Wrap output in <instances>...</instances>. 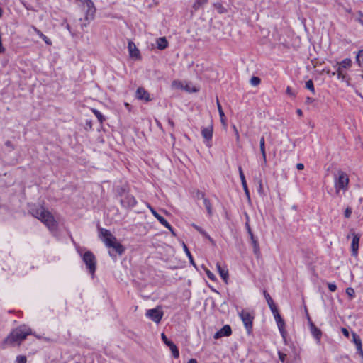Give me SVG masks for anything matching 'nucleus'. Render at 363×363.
<instances>
[{"instance_id":"obj_21","label":"nucleus","mask_w":363,"mask_h":363,"mask_svg":"<svg viewBox=\"0 0 363 363\" xmlns=\"http://www.w3.org/2000/svg\"><path fill=\"white\" fill-rule=\"evenodd\" d=\"M156 43H157V48L160 50H163L165 48H167L168 47V44H169L168 41L165 37L159 38L157 40Z\"/></svg>"},{"instance_id":"obj_3","label":"nucleus","mask_w":363,"mask_h":363,"mask_svg":"<svg viewBox=\"0 0 363 363\" xmlns=\"http://www.w3.org/2000/svg\"><path fill=\"white\" fill-rule=\"evenodd\" d=\"M349 177L346 173L340 171L337 176L335 178L334 186L335 194L339 195L340 191L345 192L348 189Z\"/></svg>"},{"instance_id":"obj_12","label":"nucleus","mask_w":363,"mask_h":363,"mask_svg":"<svg viewBox=\"0 0 363 363\" xmlns=\"http://www.w3.org/2000/svg\"><path fill=\"white\" fill-rule=\"evenodd\" d=\"M274 316V318H275V320L277 322V326H278V328L279 330V332L283 337V339L285 340H286V331L285 330V323H284V320L282 319V318L281 317L279 311H278V309L277 310V312H274V313H272Z\"/></svg>"},{"instance_id":"obj_39","label":"nucleus","mask_w":363,"mask_h":363,"mask_svg":"<svg viewBox=\"0 0 363 363\" xmlns=\"http://www.w3.org/2000/svg\"><path fill=\"white\" fill-rule=\"evenodd\" d=\"M342 69H341V67H337L336 72L337 74V78L344 80L346 77V73H345Z\"/></svg>"},{"instance_id":"obj_53","label":"nucleus","mask_w":363,"mask_h":363,"mask_svg":"<svg viewBox=\"0 0 363 363\" xmlns=\"http://www.w3.org/2000/svg\"><path fill=\"white\" fill-rule=\"evenodd\" d=\"M5 145L8 147H10L11 150H14V146L10 140L6 141Z\"/></svg>"},{"instance_id":"obj_57","label":"nucleus","mask_w":363,"mask_h":363,"mask_svg":"<svg viewBox=\"0 0 363 363\" xmlns=\"http://www.w3.org/2000/svg\"><path fill=\"white\" fill-rule=\"evenodd\" d=\"M65 28L72 35H74V33L72 32L71 27L69 23H66Z\"/></svg>"},{"instance_id":"obj_6","label":"nucleus","mask_w":363,"mask_h":363,"mask_svg":"<svg viewBox=\"0 0 363 363\" xmlns=\"http://www.w3.org/2000/svg\"><path fill=\"white\" fill-rule=\"evenodd\" d=\"M119 196H121V205L125 208H133L137 203L135 198L133 195L125 192L123 189L119 193Z\"/></svg>"},{"instance_id":"obj_2","label":"nucleus","mask_w":363,"mask_h":363,"mask_svg":"<svg viewBox=\"0 0 363 363\" xmlns=\"http://www.w3.org/2000/svg\"><path fill=\"white\" fill-rule=\"evenodd\" d=\"M32 215L41 220L49 229H55L57 226L53 216L43 207L32 210Z\"/></svg>"},{"instance_id":"obj_54","label":"nucleus","mask_w":363,"mask_h":363,"mask_svg":"<svg viewBox=\"0 0 363 363\" xmlns=\"http://www.w3.org/2000/svg\"><path fill=\"white\" fill-rule=\"evenodd\" d=\"M84 21H85L86 22H85V23H82V24H81V28H82V29H84V27H86V26H87V25L89 23V22H90V21H91V20H89V21H86V18H84Z\"/></svg>"},{"instance_id":"obj_61","label":"nucleus","mask_w":363,"mask_h":363,"mask_svg":"<svg viewBox=\"0 0 363 363\" xmlns=\"http://www.w3.org/2000/svg\"><path fill=\"white\" fill-rule=\"evenodd\" d=\"M314 101V99L313 98H311V97H307L306 98V102L307 103H312L313 101Z\"/></svg>"},{"instance_id":"obj_22","label":"nucleus","mask_w":363,"mask_h":363,"mask_svg":"<svg viewBox=\"0 0 363 363\" xmlns=\"http://www.w3.org/2000/svg\"><path fill=\"white\" fill-rule=\"evenodd\" d=\"M216 267L218 269V271L219 272L220 277L223 279V281L225 283H228V271L222 268V267L220 266V264L219 263L216 264Z\"/></svg>"},{"instance_id":"obj_48","label":"nucleus","mask_w":363,"mask_h":363,"mask_svg":"<svg viewBox=\"0 0 363 363\" xmlns=\"http://www.w3.org/2000/svg\"><path fill=\"white\" fill-rule=\"evenodd\" d=\"M328 289L332 291V292H334L336 291L337 289V286L335 284H333V283H328Z\"/></svg>"},{"instance_id":"obj_60","label":"nucleus","mask_w":363,"mask_h":363,"mask_svg":"<svg viewBox=\"0 0 363 363\" xmlns=\"http://www.w3.org/2000/svg\"><path fill=\"white\" fill-rule=\"evenodd\" d=\"M265 145V140L264 136L261 137L260 138L259 145Z\"/></svg>"},{"instance_id":"obj_5","label":"nucleus","mask_w":363,"mask_h":363,"mask_svg":"<svg viewBox=\"0 0 363 363\" xmlns=\"http://www.w3.org/2000/svg\"><path fill=\"white\" fill-rule=\"evenodd\" d=\"M89 273L94 276L96 268V260L95 255L91 251H86L82 257Z\"/></svg>"},{"instance_id":"obj_43","label":"nucleus","mask_w":363,"mask_h":363,"mask_svg":"<svg viewBox=\"0 0 363 363\" xmlns=\"http://www.w3.org/2000/svg\"><path fill=\"white\" fill-rule=\"evenodd\" d=\"M217 105H218V112H219V115H220V121L222 122H223L224 121L223 118L225 117V114H224V112H223V111L222 109V107H221V106H220V104L218 101H217Z\"/></svg>"},{"instance_id":"obj_26","label":"nucleus","mask_w":363,"mask_h":363,"mask_svg":"<svg viewBox=\"0 0 363 363\" xmlns=\"http://www.w3.org/2000/svg\"><path fill=\"white\" fill-rule=\"evenodd\" d=\"M250 240H251L252 245L253 246L254 253L256 255H258L260 252L258 240L256 238H252Z\"/></svg>"},{"instance_id":"obj_25","label":"nucleus","mask_w":363,"mask_h":363,"mask_svg":"<svg viewBox=\"0 0 363 363\" xmlns=\"http://www.w3.org/2000/svg\"><path fill=\"white\" fill-rule=\"evenodd\" d=\"M352 342L355 345L356 348H357V347L360 348V347L362 346L360 337L354 332L352 333Z\"/></svg>"},{"instance_id":"obj_35","label":"nucleus","mask_w":363,"mask_h":363,"mask_svg":"<svg viewBox=\"0 0 363 363\" xmlns=\"http://www.w3.org/2000/svg\"><path fill=\"white\" fill-rule=\"evenodd\" d=\"M38 35L45 43V44H47L48 45H52L51 40L49 38H48L46 35H45L41 31L38 33Z\"/></svg>"},{"instance_id":"obj_52","label":"nucleus","mask_w":363,"mask_h":363,"mask_svg":"<svg viewBox=\"0 0 363 363\" xmlns=\"http://www.w3.org/2000/svg\"><path fill=\"white\" fill-rule=\"evenodd\" d=\"M341 330H342V334H343L345 337H349V336H350V333H349V331H348L346 328H342L341 329Z\"/></svg>"},{"instance_id":"obj_10","label":"nucleus","mask_w":363,"mask_h":363,"mask_svg":"<svg viewBox=\"0 0 363 363\" xmlns=\"http://www.w3.org/2000/svg\"><path fill=\"white\" fill-rule=\"evenodd\" d=\"M99 237L101 239V240L104 243L106 247L108 245V240L110 242H112L113 240H116V237L111 233L109 230L103 228H99Z\"/></svg>"},{"instance_id":"obj_17","label":"nucleus","mask_w":363,"mask_h":363,"mask_svg":"<svg viewBox=\"0 0 363 363\" xmlns=\"http://www.w3.org/2000/svg\"><path fill=\"white\" fill-rule=\"evenodd\" d=\"M360 236L358 234L353 233V238L351 243V249H352V255L353 257H357L358 256V249H359V242Z\"/></svg>"},{"instance_id":"obj_9","label":"nucleus","mask_w":363,"mask_h":363,"mask_svg":"<svg viewBox=\"0 0 363 363\" xmlns=\"http://www.w3.org/2000/svg\"><path fill=\"white\" fill-rule=\"evenodd\" d=\"M163 311L160 307L149 309L146 311V316L156 323H159L162 318Z\"/></svg>"},{"instance_id":"obj_23","label":"nucleus","mask_w":363,"mask_h":363,"mask_svg":"<svg viewBox=\"0 0 363 363\" xmlns=\"http://www.w3.org/2000/svg\"><path fill=\"white\" fill-rule=\"evenodd\" d=\"M351 66L352 60L350 58H345L341 62H337V67H341V69H348Z\"/></svg>"},{"instance_id":"obj_14","label":"nucleus","mask_w":363,"mask_h":363,"mask_svg":"<svg viewBox=\"0 0 363 363\" xmlns=\"http://www.w3.org/2000/svg\"><path fill=\"white\" fill-rule=\"evenodd\" d=\"M135 98L138 100L149 102L152 100L150 94L143 87H138L135 92Z\"/></svg>"},{"instance_id":"obj_24","label":"nucleus","mask_w":363,"mask_h":363,"mask_svg":"<svg viewBox=\"0 0 363 363\" xmlns=\"http://www.w3.org/2000/svg\"><path fill=\"white\" fill-rule=\"evenodd\" d=\"M213 7L215 9L218 11L220 14H223L228 12V10L226 8H225L223 4L220 2H216L213 4Z\"/></svg>"},{"instance_id":"obj_38","label":"nucleus","mask_w":363,"mask_h":363,"mask_svg":"<svg viewBox=\"0 0 363 363\" xmlns=\"http://www.w3.org/2000/svg\"><path fill=\"white\" fill-rule=\"evenodd\" d=\"M346 294L349 296L350 299H353L355 296V291L352 287H348L346 289Z\"/></svg>"},{"instance_id":"obj_42","label":"nucleus","mask_w":363,"mask_h":363,"mask_svg":"<svg viewBox=\"0 0 363 363\" xmlns=\"http://www.w3.org/2000/svg\"><path fill=\"white\" fill-rule=\"evenodd\" d=\"M205 272L206 274V276L208 277V278L213 281H215L216 280V277L215 276V274L211 272L209 269H205Z\"/></svg>"},{"instance_id":"obj_30","label":"nucleus","mask_w":363,"mask_h":363,"mask_svg":"<svg viewBox=\"0 0 363 363\" xmlns=\"http://www.w3.org/2000/svg\"><path fill=\"white\" fill-rule=\"evenodd\" d=\"M183 247H184V251L186 252V255H187V257H188V258H189V259L190 261V263L192 265H194V267H196V264H195V262L194 261L193 257H192L190 251L189 250L187 246L184 243H183Z\"/></svg>"},{"instance_id":"obj_8","label":"nucleus","mask_w":363,"mask_h":363,"mask_svg":"<svg viewBox=\"0 0 363 363\" xmlns=\"http://www.w3.org/2000/svg\"><path fill=\"white\" fill-rule=\"evenodd\" d=\"M86 9L85 18L86 21L93 20L96 12V8L91 0H76Z\"/></svg>"},{"instance_id":"obj_37","label":"nucleus","mask_w":363,"mask_h":363,"mask_svg":"<svg viewBox=\"0 0 363 363\" xmlns=\"http://www.w3.org/2000/svg\"><path fill=\"white\" fill-rule=\"evenodd\" d=\"M260 152L262 156L264 164H267V154L265 150V145H260Z\"/></svg>"},{"instance_id":"obj_41","label":"nucleus","mask_w":363,"mask_h":363,"mask_svg":"<svg viewBox=\"0 0 363 363\" xmlns=\"http://www.w3.org/2000/svg\"><path fill=\"white\" fill-rule=\"evenodd\" d=\"M241 183H242V187H243V189H244L245 195L247 196V199H250V191H249V189H248V187H247V185L246 180H244Z\"/></svg>"},{"instance_id":"obj_47","label":"nucleus","mask_w":363,"mask_h":363,"mask_svg":"<svg viewBox=\"0 0 363 363\" xmlns=\"http://www.w3.org/2000/svg\"><path fill=\"white\" fill-rule=\"evenodd\" d=\"M238 171H239V175L240 177L241 182H243L244 180H246L241 166L238 167Z\"/></svg>"},{"instance_id":"obj_7","label":"nucleus","mask_w":363,"mask_h":363,"mask_svg":"<svg viewBox=\"0 0 363 363\" xmlns=\"http://www.w3.org/2000/svg\"><path fill=\"white\" fill-rule=\"evenodd\" d=\"M239 316L243 322L247 333L250 334L252 330L254 316L249 311L244 309L239 312Z\"/></svg>"},{"instance_id":"obj_45","label":"nucleus","mask_w":363,"mask_h":363,"mask_svg":"<svg viewBox=\"0 0 363 363\" xmlns=\"http://www.w3.org/2000/svg\"><path fill=\"white\" fill-rule=\"evenodd\" d=\"M352 210L350 207H347L344 212V216L346 218H349L351 216Z\"/></svg>"},{"instance_id":"obj_36","label":"nucleus","mask_w":363,"mask_h":363,"mask_svg":"<svg viewBox=\"0 0 363 363\" xmlns=\"http://www.w3.org/2000/svg\"><path fill=\"white\" fill-rule=\"evenodd\" d=\"M306 88L310 90L313 94H315V88L313 85V82L311 79L307 81L306 82Z\"/></svg>"},{"instance_id":"obj_11","label":"nucleus","mask_w":363,"mask_h":363,"mask_svg":"<svg viewBox=\"0 0 363 363\" xmlns=\"http://www.w3.org/2000/svg\"><path fill=\"white\" fill-rule=\"evenodd\" d=\"M161 337H162V340L163 341V342L169 347L172 353V356L175 358V359H177L179 357V350L177 347V345L171 340H169L167 336L165 335L164 333H162L161 334Z\"/></svg>"},{"instance_id":"obj_51","label":"nucleus","mask_w":363,"mask_h":363,"mask_svg":"<svg viewBox=\"0 0 363 363\" xmlns=\"http://www.w3.org/2000/svg\"><path fill=\"white\" fill-rule=\"evenodd\" d=\"M286 94L292 96H295V94L293 92L292 89L290 86H287L286 90Z\"/></svg>"},{"instance_id":"obj_64","label":"nucleus","mask_w":363,"mask_h":363,"mask_svg":"<svg viewBox=\"0 0 363 363\" xmlns=\"http://www.w3.org/2000/svg\"><path fill=\"white\" fill-rule=\"evenodd\" d=\"M188 363H197V361L195 359H189Z\"/></svg>"},{"instance_id":"obj_18","label":"nucleus","mask_w":363,"mask_h":363,"mask_svg":"<svg viewBox=\"0 0 363 363\" xmlns=\"http://www.w3.org/2000/svg\"><path fill=\"white\" fill-rule=\"evenodd\" d=\"M213 131V128L212 124L207 127H203L201 128V135L207 143L210 142L212 140Z\"/></svg>"},{"instance_id":"obj_1","label":"nucleus","mask_w":363,"mask_h":363,"mask_svg":"<svg viewBox=\"0 0 363 363\" xmlns=\"http://www.w3.org/2000/svg\"><path fill=\"white\" fill-rule=\"evenodd\" d=\"M30 335H33L38 339H41L40 336L36 335L32 333V330L29 326L26 325H21L12 330V331L5 338L4 343L12 346L16 345H20L21 342Z\"/></svg>"},{"instance_id":"obj_46","label":"nucleus","mask_w":363,"mask_h":363,"mask_svg":"<svg viewBox=\"0 0 363 363\" xmlns=\"http://www.w3.org/2000/svg\"><path fill=\"white\" fill-rule=\"evenodd\" d=\"M278 355H279V360L282 362V363H284L285 361H286V354L281 352V351H279L278 352Z\"/></svg>"},{"instance_id":"obj_40","label":"nucleus","mask_w":363,"mask_h":363,"mask_svg":"<svg viewBox=\"0 0 363 363\" xmlns=\"http://www.w3.org/2000/svg\"><path fill=\"white\" fill-rule=\"evenodd\" d=\"M260 82H261V79L258 77H252L250 79V84L253 86H256L259 85L260 84Z\"/></svg>"},{"instance_id":"obj_16","label":"nucleus","mask_w":363,"mask_h":363,"mask_svg":"<svg viewBox=\"0 0 363 363\" xmlns=\"http://www.w3.org/2000/svg\"><path fill=\"white\" fill-rule=\"evenodd\" d=\"M232 334V330L230 325H225L220 330L217 331L213 337L215 339H219L222 337H228Z\"/></svg>"},{"instance_id":"obj_32","label":"nucleus","mask_w":363,"mask_h":363,"mask_svg":"<svg viewBox=\"0 0 363 363\" xmlns=\"http://www.w3.org/2000/svg\"><path fill=\"white\" fill-rule=\"evenodd\" d=\"M356 62L360 67H363V49L358 52L356 56Z\"/></svg>"},{"instance_id":"obj_31","label":"nucleus","mask_w":363,"mask_h":363,"mask_svg":"<svg viewBox=\"0 0 363 363\" xmlns=\"http://www.w3.org/2000/svg\"><path fill=\"white\" fill-rule=\"evenodd\" d=\"M245 216H246L247 221H246L245 225L247 231V233H248V234H249V235L250 237V239H252V238H254L255 237L254 236V234H253V233L252 231V229L250 228V225L249 224V216H248V215L247 213L245 214Z\"/></svg>"},{"instance_id":"obj_49","label":"nucleus","mask_w":363,"mask_h":363,"mask_svg":"<svg viewBox=\"0 0 363 363\" xmlns=\"http://www.w3.org/2000/svg\"><path fill=\"white\" fill-rule=\"evenodd\" d=\"M357 21L359 23L363 25V13L362 11L358 12V18Z\"/></svg>"},{"instance_id":"obj_29","label":"nucleus","mask_w":363,"mask_h":363,"mask_svg":"<svg viewBox=\"0 0 363 363\" xmlns=\"http://www.w3.org/2000/svg\"><path fill=\"white\" fill-rule=\"evenodd\" d=\"M93 113L95 115V116L97 118L98 121L100 122V123H102L105 120L104 116L103 114L98 111L97 109L92 108L91 109Z\"/></svg>"},{"instance_id":"obj_59","label":"nucleus","mask_w":363,"mask_h":363,"mask_svg":"<svg viewBox=\"0 0 363 363\" xmlns=\"http://www.w3.org/2000/svg\"><path fill=\"white\" fill-rule=\"evenodd\" d=\"M168 124L172 127V128H174V121L172 120V119H169L168 120Z\"/></svg>"},{"instance_id":"obj_28","label":"nucleus","mask_w":363,"mask_h":363,"mask_svg":"<svg viewBox=\"0 0 363 363\" xmlns=\"http://www.w3.org/2000/svg\"><path fill=\"white\" fill-rule=\"evenodd\" d=\"M193 226L194 228L199 232L202 235H203L206 238L208 239L210 241L213 242V239L211 238V236L205 231L203 230L201 227L193 224Z\"/></svg>"},{"instance_id":"obj_62","label":"nucleus","mask_w":363,"mask_h":363,"mask_svg":"<svg viewBox=\"0 0 363 363\" xmlns=\"http://www.w3.org/2000/svg\"><path fill=\"white\" fill-rule=\"evenodd\" d=\"M236 140L238 142L240 140V135L238 130H236V133H235Z\"/></svg>"},{"instance_id":"obj_27","label":"nucleus","mask_w":363,"mask_h":363,"mask_svg":"<svg viewBox=\"0 0 363 363\" xmlns=\"http://www.w3.org/2000/svg\"><path fill=\"white\" fill-rule=\"evenodd\" d=\"M203 200V204L206 208L208 214L209 216H211L213 213V209H212V205H211L210 200L206 197Z\"/></svg>"},{"instance_id":"obj_19","label":"nucleus","mask_w":363,"mask_h":363,"mask_svg":"<svg viewBox=\"0 0 363 363\" xmlns=\"http://www.w3.org/2000/svg\"><path fill=\"white\" fill-rule=\"evenodd\" d=\"M263 295L267 302V304H268L272 313L277 312V307L276 306V305H275L273 299L272 298L271 296L269 295V294L266 290H264Z\"/></svg>"},{"instance_id":"obj_4","label":"nucleus","mask_w":363,"mask_h":363,"mask_svg":"<svg viewBox=\"0 0 363 363\" xmlns=\"http://www.w3.org/2000/svg\"><path fill=\"white\" fill-rule=\"evenodd\" d=\"M108 242V243L106 247L111 248V250L108 251V254L113 261H116L117 255H122L125 252V248L122 244L117 241L116 238L112 242L109 240Z\"/></svg>"},{"instance_id":"obj_15","label":"nucleus","mask_w":363,"mask_h":363,"mask_svg":"<svg viewBox=\"0 0 363 363\" xmlns=\"http://www.w3.org/2000/svg\"><path fill=\"white\" fill-rule=\"evenodd\" d=\"M128 49L130 57L134 58L135 60L141 59L140 50L137 48L136 45L133 41L130 40L128 42Z\"/></svg>"},{"instance_id":"obj_34","label":"nucleus","mask_w":363,"mask_h":363,"mask_svg":"<svg viewBox=\"0 0 363 363\" xmlns=\"http://www.w3.org/2000/svg\"><path fill=\"white\" fill-rule=\"evenodd\" d=\"M208 0H196L193 4V9L197 11L201 6L206 4Z\"/></svg>"},{"instance_id":"obj_20","label":"nucleus","mask_w":363,"mask_h":363,"mask_svg":"<svg viewBox=\"0 0 363 363\" xmlns=\"http://www.w3.org/2000/svg\"><path fill=\"white\" fill-rule=\"evenodd\" d=\"M149 208L153 214V216L158 220V221L164 225L165 228H169V223L167 221V220L162 216L160 214H159L153 208H152L150 206H149Z\"/></svg>"},{"instance_id":"obj_50","label":"nucleus","mask_w":363,"mask_h":363,"mask_svg":"<svg viewBox=\"0 0 363 363\" xmlns=\"http://www.w3.org/2000/svg\"><path fill=\"white\" fill-rule=\"evenodd\" d=\"M357 353L358 354H359L360 357H362V362L363 363V349H362V346H361L360 348L359 347L357 348Z\"/></svg>"},{"instance_id":"obj_44","label":"nucleus","mask_w":363,"mask_h":363,"mask_svg":"<svg viewBox=\"0 0 363 363\" xmlns=\"http://www.w3.org/2000/svg\"><path fill=\"white\" fill-rule=\"evenodd\" d=\"M27 359L26 357L24 355H18L16 357V362L17 363H26Z\"/></svg>"},{"instance_id":"obj_56","label":"nucleus","mask_w":363,"mask_h":363,"mask_svg":"<svg viewBox=\"0 0 363 363\" xmlns=\"http://www.w3.org/2000/svg\"><path fill=\"white\" fill-rule=\"evenodd\" d=\"M167 229H169V230L171 232V233L174 235V236H176V233L174 231V230L173 229V228L172 227V225L169 224V228H167Z\"/></svg>"},{"instance_id":"obj_13","label":"nucleus","mask_w":363,"mask_h":363,"mask_svg":"<svg viewBox=\"0 0 363 363\" xmlns=\"http://www.w3.org/2000/svg\"><path fill=\"white\" fill-rule=\"evenodd\" d=\"M308 325L310 327V331L313 337L316 340L317 342H320V339L322 337V331L315 325L312 322L310 317H308Z\"/></svg>"},{"instance_id":"obj_63","label":"nucleus","mask_w":363,"mask_h":363,"mask_svg":"<svg viewBox=\"0 0 363 363\" xmlns=\"http://www.w3.org/2000/svg\"><path fill=\"white\" fill-rule=\"evenodd\" d=\"M296 113H297V114H298V116H301L303 115V112H302V111H301V109H298V110L296 111Z\"/></svg>"},{"instance_id":"obj_55","label":"nucleus","mask_w":363,"mask_h":363,"mask_svg":"<svg viewBox=\"0 0 363 363\" xmlns=\"http://www.w3.org/2000/svg\"><path fill=\"white\" fill-rule=\"evenodd\" d=\"M296 168H297V169H298V170H302V169H303V168H304V165H303V164H302V163H298V164H296Z\"/></svg>"},{"instance_id":"obj_58","label":"nucleus","mask_w":363,"mask_h":363,"mask_svg":"<svg viewBox=\"0 0 363 363\" xmlns=\"http://www.w3.org/2000/svg\"><path fill=\"white\" fill-rule=\"evenodd\" d=\"M31 28L34 30V32H35L37 35H38V33L40 32V30H38V29L35 26H31Z\"/></svg>"},{"instance_id":"obj_33","label":"nucleus","mask_w":363,"mask_h":363,"mask_svg":"<svg viewBox=\"0 0 363 363\" xmlns=\"http://www.w3.org/2000/svg\"><path fill=\"white\" fill-rule=\"evenodd\" d=\"M193 196L196 200L203 199L205 198V194L199 189L193 192Z\"/></svg>"}]
</instances>
